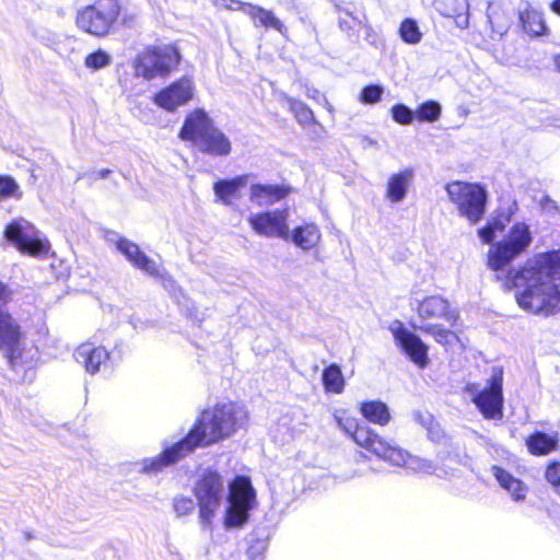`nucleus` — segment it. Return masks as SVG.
I'll return each instance as SVG.
<instances>
[{"instance_id": "f257e3e1", "label": "nucleus", "mask_w": 560, "mask_h": 560, "mask_svg": "<svg viewBox=\"0 0 560 560\" xmlns=\"http://www.w3.org/2000/svg\"><path fill=\"white\" fill-rule=\"evenodd\" d=\"M215 470L205 469L199 474L192 492L199 508L200 525L211 530L213 518L226 499L223 525L225 529L241 528L249 518V512L257 505L256 491L246 476H236L228 485Z\"/></svg>"}, {"instance_id": "f03ea898", "label": "nucleus", "mask_w": 560, "mask_h": 560, "mask_svg": "<svg viewBox=\"0 0 560 560\" xmlns=\"http://www.w3.org/2000/svg\"><path fill=\"white\" fill-rule=\"evenodd\" d=\"M560 250L540 254L517 271H509L504 282L516 289L515 299L524 311L548 316L560 310Z\"/></svg>"}, {"instance_id": "7ed1b4c3", "label": "nucleus", "mask_w": 560, "mask_h": 560, "mask_svg": "<svg viewBox=\"0 0 560 560\" xmlns=\"http://www.w3.org/2000/svg\"><path fill=\"white\" fill-rule=\"evenodd\" d=\"M247 421V411L235 402L217 404L203 410L194 423L206 446L228 439Z\"/></svg>"}, {"instance_id": "20e7f679", "label": "nucleus", "mask_w": 560, "mask_h": 560, "mask_svg": "<svg viewBox=\"0 0 560 560\" xmlns=\"http://www.w3.org/2000/svg\"><path fill=\"white\" fill-rule=\"evenodd\" d=\"M533 242L529 225L525 222L514 223L499 242L488 250L487 265L492 271H503L514 259L521 256Z\"/></svg>"}, {"instance_id": "39448f33", "label": "nucleus", "mask_w": 560, "mask_h": 560, "mask_svg": "<svg viewBox=\"0 0 560 560\" xmlns=\"http://www.w3.org/2000/svg\"><path fill=\"white\" fill-rule=\"evenodd\" d=\"M445 191L459 217L472 225L482 220L488 202V191L483 185L454 180L446 184Z\"/></svg>"}, {"instance_id": "423d86ee", "label": "nucleus", "mask_w": 560, "mask_h": 560, "mask_svg": "<svg viewBox=\"0 0 560 560\" xmlns=\"http://www.w3.org/2000/svg\"><path fill=\"white\" fill-rule=\"evenodd\" d=\"M179 61L180 54L172 45L148 46L133 59L132 68L137 78L151 81L168 77Z\"/></svg>"}, {"instance_id": "0eeeda50", "label": "nucleus", "mask_w": 560, "mask_h": 560, "mask_svg": "<svg viewBox=\"0 0 560 560\" xmlns=\"http://www.w3.org/2000/svg\"><path fill=\"white\" fill-rule=\"evenodd\" d=\"M465 393L470 397L485 419L500 420L503 417V369L494 366L485 386L467 383Z\"/></svg>"}, {"instance_id": "6e6552de", "label": "nucleus", "mask_w": 560, "mask_h": 560, "mask_svg": "<svg viewBox=\"0 0 560 560\" xmlns=\"http://www.w3.org/2000/svg\"><path fill=\"white\" fill-rule=\"evenodd\" d=\"M206 447L201 435L192 425L187 434L171 444L164 443L163 451L154 457L141 462V470L145 474H155L189 456L196 448Z\"/></svg>"}, {"instance_id": "1a4fd4ad", "label": "nucleus", "mask_w": 560, "mask_h": 560, "mask_svg": "<svg viewBox=\"0 0 560 560\" xmlns=\"http://www.w3.org/2000/svg\"><path fill=\"white\" fill-rule=\"evenodd\" d=\"M119 11L116 0H100L79 11L77 25L89 34L104 36L116 22Z\"/></svg>"}, {"instance_id": "9d476101", "label": "nucleus", "mask_w": 560, "mask_h": 560, "mask_svg": "<svg viewBox=\"0 0 560 560\" xmlns=\"http://www.w3.org/2000/svg\"><path fill=\"white\" fill-rule=\"evenodd\" d=\"M3 235L19 252L30 256L46 255L49 250V242L27 220L12 221L5 226Z\"/></svg>"}, {"instance_id": "9b49d317", "label": "nucleus", "mask_w": 560, "mask_h": 560, "mask_svg": "<svg viewBox=\"0 0 560 560\" xmlns=\"http://www.w3.org/2000/svg\"><path fill=\"white\" fill-rule=\"evenodd\" d=\"M24 332L10 313H0V353L12 369L21 361L24 351Z\"/></svg>"}, {"instance_id": "f8f14e48", "label": "nucleus", "mask_w": 560, "mask_h": 560, "mask_svg": "<svg viewBox=\"0 0 560 560\" xmlns=\"http://www.w3.org/2000/svg\"><path fill=\"white\" fill-rule=\"evenodd\" d=\"M334 417L338 428L351 436L359 446L372 452L377 457L384 454L386 440L371 428L360 425L357 419L348 416L346 411H338Z\"/></svg>"}, {"instance_id": "ddd939ff", "label": "nucleus", "mask_w": 560, "mask_h": 560, "mask_svg": "<svg viewBox=\"0 0 560 560\" xmlns=\"http://www.w3.org/2000/svg\"><path fill=\"white\" fill-rule=\"evenodd\" d=\"M289 212L287 209H276L259 213H250L247 218L252 229L265 237L289 240Z\"/></svg>"}, {"instance_id": "4468645a", "label": "nucleus", "mask_w": 560, "mask_h": 560, "mask_svg": "<svg viewBox=\"0 0 560 560\" xmlns=\"http://www.w3.org/2000/svg\"><path fill=\"white\" fill-rule=\"evenodd\" d=\"M385 448L384 454L378 455V457L394 466H404L413 472L435 475L438 477L446 474L443 468H439L431 459L411 455L407 451L389 444L387 441Z\"/></svg>"}, {"instance_id": "2eb2a0df", "label": "nucleus", "mask_w": 560, "mask_h": 560, "mask_svg": "<svg viewBox=\"0 0 560 560\" xmlns=\"http://www.w3.org/2000/svg\"><path fill=\"white\" fill-rule=\"evenodd\" d=\"M112 242L115 243L117 250L120 252L133 267L152 278L171 281V278L164 269L161 268L156 261L147 256L136 243L119 235H115Z\"/></svg>"}, {"instance_id": "dca6fc26", "label": "nucleus", "mask_w": 560, "mask_h": 560, "mask_svg": "<svg viewBox=\"0 0 560 560\" xmlns=\"http://www.w3.org/2000/svg\"><path fill=\"white\" fill-rule=\"evenodd\" d=\"M389 330L396 343L415 364L419 368L428 364V347L419 336L409 331L400 320H394Z\"/></svg>"}, {"instance_id": "f3484780", "label": "nucleus", "mask_w": 560, "mask_h": 560, "mask_svg": "<svg viewBox=\"0 0 560 560\" xmlns=\"http://www.w3.org/2000/svg\"><path fill=\"white\" fill-rule=\"evenodd\" d=\"M194 92L195 83L192 79L183 77L159 91L153 101L159 107L173 112L177 107L187 104L192 98Z\"/></svg>"}, {"instance_id": "a211bd4d", "label": "nucleus", "mask_w": 560, "mask_h": 560, "mask_svg": "<svg viewBox=\"0 0 560 560\" xmlns=\"http://www.w3.org/2000/svg\"><path fill=\"white\" fill-rule=\"evenodd\" d=\"M411 305H416L418 316L422 320L444 319L454 325L458 318V312L441 295L427 296L421 301L415 299Z\"/></svg>"}, {"instance_id": "6ab92c4d", "label": "nucleus", "mask_w": 560, "mask_h": 560, "mask_svg": "<svg viewBox=\"0 0 560 560\" xmlns=\"http://www.w3.org/2000/svg\"><path fill=\"white\" fill-rule=\"evenodd\" d=\"M213 127V120L209 115L203 109L198 108L187 115L179 131V137L183 140L192 142L197 148L199 141H201Z\"/></svg>"}, {"instance_id": "aec40b11", "label": "nucleus", "mask_w": 560, "mask_h": 560, "mask_svg": "<svg viewBox=\"0 0 560 560\" xmlns=\"http://www.w3.org/2000/svg\"><path fill=\"white\" fill-rule=\"evenodd\" d=\"M213 127V120L209 115L203 109L198 108L187 115L179 131V137L183 140L192 142L197 148L199 141H201Z\"/></svg>"}, {"instance_id": "412c9836", "label": "nucleus", "mask_w": 560, "mask_h": 560, "mask_svg": "<svg viewBox=\"0 0 560 560\" xmlns=\"http://www.w3.org/2000/svg\"><path fill=\"white\" fill-rule=\"evenodd\" d=\"M74 358L78 363L83 364L90 374L100 371L101 365L109 359V353L104 347H95L93 343H82L74 351Z\"/></svg>"}, {"instance_id": "4be33fe9", "label": "nucleus", "mask_w": 560, "mask_h": 560, "mask_svg": "<svg viewBox=\"0 0 560 560\" xmlns=\"http://www.w3.org/2000/svg\"><path fill=\"white\" fill-rule=\"evenodd\" d=\"M518 20L522 28L530 36H541L548 31L542 13L533 8L529 2L523 1L517 8Z\"/></svg>"}, {"instance_id": "5701e85b", "label": "nucleus", "mask_w": 560, "mask_h": 560, "mask_svg": "<svg viewBox=\"0 0 560 560\" xmlns=\"http://www.w3.org/2000/svg\"><path fill=\"white\" fill-rule=\"evenodd\" d=\"M197 149L210 156H226L232 151V143L229 137L214 126L213 129L199 141Z\"/></svg>"}, {"instance_id": "b1692460", "label": "nucleus", "mask_w": 560, "mask_h": 560, "mask_svg": "<svg viewBox=\"0 0 560 560\" xmlns=\"http://www.w3.org/2000/svg\"><path fill=\"white\" fill-rule=\"evenodd\" d=\"M412 179L413 171L411 168L392 174L386 184V198L392 203L401 202L407 196Z\"/></svg>"}, {"instance_id": "393cba45", "label": "nucleus", "mask_w": 560, "mask_h": 560, "mask_svg": "<svg viewBox=\"0 0 560 560\" xmlns=\"http://www.w3.org/2000/svg\"><path fill=\"white\" fill-rule=\"evenodd\" d=\"M491 471L500 487L503 488L515 502H521L526 499L528 488L521 479L515 478L508 470L499 466H492Z\"/></svg>"}, {"instance_id": "a878e982", "label": "nucleus", "mask_w": 560, "mask_h": 560, "mask_svg": "<svg viewBox=\"0 0 560 560\" xmlns=\"http://www.w3.org/2000/svg\"><path fill=\"white\" fill-rule=\"evenodd\" d=\"M289 194V188L281 185L255 184L250 187L249 199L259 207L278 202Z\"/></svg>"}, {"instance_id": "bb28decb", "label": "nucleus", "mask_w": 560, "mask_h": 560, "mask_svg": "<svg viewBox=\"0 0 560 560\" xmlns=\"http://www.w3.org/2000/svg\"><path fill=\"white\" fill-rule=\"evenodd\" d=\"M322 233L315 223H306L295 226L289 232V240L303 250H310L317 246L320 242Z\"/></svg>"}, {"instance_id": "cd10ccee", "label": "nucleus", "mask_w": 560, "mask_h": 560, "mask_svg": "<svg viewBox=\"0 0 560 560\" xmlns=\"http://www.w3.org/2000/svg\"><path fill=\"white\" fill-rule=\"evenodd\" d=\"M244 13L253 19L255 25L270 27L281 34L287 31V27L283 25V23L271 11L261 7L248 4L244 7Z\"/></svg>"}, {"instance_id": "c85d7f7f", "label": "nucleus", "mask_w": 560, "mask_h": 560, "mask_svg": "<svg viewBox=\"0 0 560 560\" xmlns=\"http://www.w3.org/2000/svg\"><path fill=\"white\" fill-rule=\"evenodd\" d=\"M246 184L245 176H236L231 179H220L213 184V191L218 200L225 206L232 205V198L240 188Z\"/></svg>"}, {"instance_id": "c756f323", "label": "nucleus", "mask_w": 560, "mask_h": 560, "mask_svg": "<svg viewBox=\"0 0 560 560\" xmlns=\"http://www.w3.org/2000/svg\"><path fill=\"white\" fill-rule=\"evenodd\" d=\"M362 416L370 422L386 425L390 420L387 405L380 400L364 401L360 406Z\"/></svg>"}, {"instance_id": "7c9ffc66", "label": "nucleus", "mask_w": 560, "mask_h": 560, "mask_svg": "<svg viewBox=\"0 0 560 560\" xmlns=\"http://www.w3.org/2000/svg\"><path fill=\"white\" fill-rule=\"evenodd\" d=\"M528 451L534 455H546L557 446L556 438L544 433L535 432L526 441Z\"/></svg>"}, {"instance_id": "2f4dec72", "label": "nucleus", "mask_w": 560, "mask_h": 560, "mask_svg": "<svg viewBox=\"0 0 560 560\" xmlns=\"http://www.w3.org/2000/svg\"><path fill=\"white\" fill-rule=\"evenodd\" d=\"M323 384L327 392L340 394L345 388V380L340 368L330 364L323 371Z\"/></svg>"}, {"instance_id": "473e14b6", "label": "nucleus", "mask_w": 560, "mask_h": 560, "mask_svg": "<svg viewBox=\"0 0 560 560\" xmlns=\"http://www.w3.org/2000/svg\"><path fill=\"white\" fill-rule=\"evenodd\" d=\"M412 327L415 329H417V330L422 331V332L432 335L434 337V339L436 340V342L442 343V345H448L454 339H457V336L453 331H451L448 329H445V328H443L440 325H434V324H420V325L412 324Z\"/></svg>"}, {"instance_id": "72a5a7b5", "label": "nucleus", "mask_w": 560, "mask_h": 560, "mask_svg": "<svg viewBox=\"0 0 560 560\" xmlns=\"http://www.w3.org/2000/svg\"><path fill=\"white\" fill-rule=\"evenodd\" d=\"M284 101L299 124L307 126L314 120V114L303 102L284 95Z\"/></svg>"}, {"instance_id": "f704fd0d", "label": "nucleus", "mask_w": 560, "mask_h": 560, "mask_svg": "<svg viewBox=\"0 0 560 560\" xmlns=\"http://www.w3.org/2000/svg\"><path fill=\"white\" fill-rule=\"evenodd\" d=\"M399 35L401 39L410 45L420 43L422 33L419 30L417 22L412 19H405L399 27Z\"/></svg>"}, {"instance_id": "c9c22d12", "label": "nucleus", "mask_w": 560, "mask_h": 560, "mask_svg": "<svg viewBox=\"0 0 560 560\" xmlns=\"http://www.w3.org/2000/svg\"><path fill=\"white\" fill-rule=\"evenodd\" d=\"M441 105L435 101H427L420 104L415 112L420 121L434 122L441 116Z\"/></svg>"}, {"instance_id": "e433bc0d", "label": "nucleus", "mask_w": 560, "mask_h": 560, "mask_svg": "<svg viewBox=\"0 0 560 560\" xmlns=\"http://www.w3.org/2000/svg\"><path fill=\"white\" fill-rule=\"evenodd\" d=\"M110 62L112 56L102 49L89 54L84 59V66L92 71L104 69L108 67Z\"/></svg>"}, {"instance_id": "4c0bfd02", "label": "nucleus", "mask_w": 560, "mask_h": 560, "mask_svg": "<svg viewBox=\"0 0 560 560\" xmlns=\"http://www.w3.org/2000/svg\"><path fill=\"white\" fill-rule=\"evenodd\" d=\"M384 89L378 84H370L362 89L360 93V101L363 104H375L381 101Z\"/></svg>"}, {"instance_id": "58836bf2", "label": "nucleus", "mask_w": 560, "mask_h": 560, "mask_svg": "<svg viewBox=\"0 0 560 560\" xmlns=\"http://www.w3.org/2000/svg\"><path fill=\"white\" fill-rule=\"evenodd\" d=\"M393 119L400 125H409L412 122L416 114L404 104H396L392 107Z\"/></svg>"}, {"instance_id": "ea45409f", "label": "nucleus", "mask_w": 560, "mask_h": 560, "mask_svg": "<svg viewBox=\"0 0 560 560\" xmlns=\"http://www.w3.org/2000/svg\"><path fill=\"white\" fill-rule=\"evenodd\" d=\"M173 508L177 516L182 517L189 515L194 511L195 503L188 497L178 495L173 499Z\"/></svg>"}, {"instance_id": "a19ab883", "label": "nucleus", "mask_w": 560, "mask_h": 560, "mask_svg": "<svg viewBox=\"0 0 560 560\" xmlns=\"http://www.w3.org/2000/svg\"><path fill=\"white\" fill-rule=\"evenodd\" d=\"M488 21L491 24L493 33L499 37H502L510 28V22L508 19H501L494 11L488 13Z\"/></svg>"}, {"instance_id": "79ce46f5", "label": "nucleus", "mask_w": 560, "mask_h": 560, "mask_svg": "<svg viewBox=\"0 0 560 560\" xmlns=\"http://www.w3.org/2000/svg\"><path fill=\"white\" fill-rule=\"evenodd\" d=\"M19 191L18 183L10 176L0 175V197L8 198L15 196Z\"/></svg>"}, {"instance_id": "37998d69", "label": "nucleus", "mask_w": 560, "mask_h": 560, "mask_svg": "<svg viewBox=\"0 0 560 560\" xmlns=\"http://www.w3.org/2000/svg\"><path fill=\"white\" fill-rule=\"evenodd\" d=\"M545 478L560 494V463L553 462L548 465L545 471Z\"/></svg>"}, {"instance_id": "c03bdc74", "label": "nucleus", "mask_w": 560, "mask_h": 560, "mask_svg": "<svg viewBox=\"0 0 560 560\" xmlns=\"http://www.w3.org/2000/svg\"><path fill=\"white\" fill-rule=\"evenodd\" d=\"M517 208V205L516 202H512V205L509 207L508 209V214L504 219V221L500 220V219H493L492 221H489L488 224L489 226L493 228V232L497 233V232H501L504 230L505 228V223L506 222H510L511 221V218L512 215L514 214V211L516 210Z\"/></svg>"}, {"instance_id": "a18cd8bd", "label": "nucleus", "mask_w": 560, "mask_h": 560, "mask_svg": "<svg viewBox=\"0 0 560 560\" xmlns=\"http://www.w3.org/2000/svg\"><path fill=\"white\" fill-rule=\"evenodd\" d=\"M541 210L548 215H556L560 213V209L557 202L551 199L549 196H544L540 199Z\"/></svg>"}, {"instance_id": "49530a36", "label": "nucleus", "mask_w": 560, "mask_h": 560, "mask_svg": "<svg viewBox=\"0 0 560 560\" xmlns=\"http://www.w3.org/2000/svg\"><path fill=\"white\" fill-rule=\"evenodd\" d=\"M213 4L218 8H225L228 10H242L244 12V7L248 5L249 3L238 0H213Z\"/></svg>"}, {"instance_id": "de8ad7c7", "label": "nucleus", "mask_w": 560, "mask_h": 560, "mask_svg": "<svg viewBox=\"0 0 560 560\" xmlns=\"http://www.w3.org/2000/svg\"><path fill=\"white\" fill-rule=\"evenodd\" d=\"M110 170L104 168L101 171H93L85 174H82L78 177V179L86 178L90 183H94L101 178H106L110 174Z\"/></svg>"}, {"instance_id": "09e8293b", "label": "nucleus", "mask_w": 560, "mask_h": 560, "mask_svg": "<svg viewBox=\"0 0 560 560\" xmlns=\"http://www.w3.org/2000/svg\"><path fill=\"white\" fill-rule=\"evenodd\" d=\"M11 294H12V292H11L10 288L8 287V284L0 281V313L5 312L3 310V307L10 301Z\"/></svg>"}, {"instance_id": "8fccbe9b", "label": "nucleus", "mask_w": 560, "mask_h": 560, "mask_svg": "<svg viewBox=\"0 0 560 560\" xmlns=\"http://www.w3.org/2000/svg\"><path fill=\"white\" fill-rule=\"evenodd\" d=\"M478 236L483 243L492 245L495 233L493 232V228L489 226V224L487 223L486 226L478 230Z\"/></svg>"}, {"instance_id": "3c124183", "label": "nucleus", "mask_w": 560, "mask_h": 560, "mask_svg": "<svg viewBox=\"0 0 560 560\" xmlns=\"http://www.w3.org/2000/svg\"><path fill=\"white\" fill-rule=\"evenodd\" d=\"M306 96L316 101L317 103L328 104L326 97L315 88H306Z\"/></svg>"}, {"instance_id": "603ef678", "label": "nucleus", "mask_w": 560, "mask_h": 560, "mask_svg": "<svg viewBox=\"0 0 560 560\" xmlns=\"http://www.w3.org/2000/svg\"><path fill=\"white\" fill-rule=\"evenodd\" d=\"M338 11L339 12H343L345 14H347L348 16H350L355 23H358L359 25H363L364 23V20H365V15L363 14L362 18H360L359 15H355L353 13V11H351L349 8H339L338 7Z\"/></svg>"}, {"instance_id": "864d4df0", "label": "nucleus", "mask_w": 560, "mask_h": 560, "mask_svg": "<svg viewBox=\"0 0 560 560\" xmlns=\"http://www.w3.org/2000/svg\"><path fill=\"white\" fill-rule=\"evenodd\" d=\"M549 7L555 14L560 16V0H552Z\"/></svg>"}, {"instance_id": "5fc2aeb1", "label": "nucleus", "mask_w": 560, "mask_h": 560, "mask_svg": "<svg viewBox=\"0 0 560 560\" xmlns=\"http://www.w3.org/2000/svg\"><path fill=\"white\" fill-rule=\"evenodd\" d=\"M339 27L342 30V31H349L351 30V26L349 25V23L343 20V19H340L339 20Z\"/></svg>"}, {"instance_id": "6e6d98bb", "label": "nucleus", "mask_w": 560, "mask_h": 560, "mask_svg": "<svg viewBox=\"0 0 560 560\" xmlns=\"http://www.w3.org/2000/svg\"><path fill=\"white\" fill-rule=\"evenodd\" d=\"M458 19L460 20L458 23L464 24L465 26L468 24V18L458 15Z\"/></svg>"}, {"instance_id": "4d7b16f0", "label": "nucleus", "mask_w": 560, "mask_h": 560, "mask_svg": "<svg viewBox=\"0 0 560 560\" xmlns=\"http://www.w3.org/2000/svg\"><path fill=\"white\" fill-rule=\"evenodd\" d=\"M556 67L560 70V55L555 58Z\"/></svg>"}]
</instances>
